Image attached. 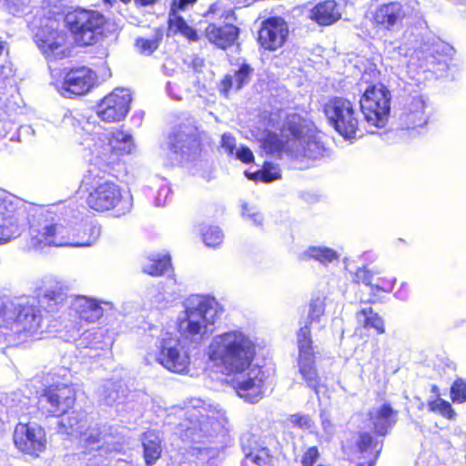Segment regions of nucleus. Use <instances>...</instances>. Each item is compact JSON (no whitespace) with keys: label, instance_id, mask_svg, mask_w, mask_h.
Wrapping results in <instances>:
<instances>
[{"label":"nucleus","instance_id":"f257e3e1","mask_svg":"<svg viewBox=\"0 0 466 466\" xmlns=\"http://www.w3.org/2000/svg\"><path fill=\"white\" fill-rule=\"evenodd\" d=\"M179 416L184 419L177 425L176 433L184 441L194 442L190 452L201 464H213L224 447V414L195 398L179 410Z\"/></svg>","mask_w":466,"mask_h":466},{"label":"nucleus","instance_id":"f03ea898","mask_svg":"<svg viewBox=\"0 0 466 466\" xmlns=\"http://www.w3.org/2000/svg\"><path fill=\"white\" fill-rule=\"evenodd\" d=\"M177 319L181 340L172 332L164 331L159 338V350H177L189 346H198L213 332L215 322L222 312L218 301L210 296L193 294L182 305Z\"/></svg>","mask_w":466,"mask_h":466},{"label":"nucleus","instance_id":"7ed1b4c3","mask_svg":"<svg viewBox=\"0 0 466 466\" xmlns=\"http://www.w3.org/2000/svg\"><path fill=\"white\" fill-rule=\"evenodd\" d=\"M263 146L270 154L279 157L286 154L299 161L319 159L326 151L315 128L296 114L286 117L279 136L269 133Z\"/></svg>","mask_w":466,"mask_h":466},{"label":"nucleus","instance_id":"20e7f679","mask_svg":"<svg viewBox=\"0 0 466 466\" xmlns=\"http://www.w3.org/2000/svg\"><path fill=\"white\" fill-rule=\"evenodd\" d=\"M100 235V228L91 221L80 219L54 222L39 219L29 228L28 247L35 250L46 247L92 246Z\"/></svg>","mask_w":466,"mask_h":466},{"label":"nucleus","instance_id":"39448f33","mask_svg":"<svg viewBox=\"0 0 466 466\" xmlns=\"http://www.w3.org/2000/svg\"><path fill=\"white\" fill-rule=\"evenodd\" d=\"M43 316L35 299L15 303L0 298V348L25 346L41 327Z\"/></svg>","mask_w":466,"mask_h":466},{"label":"nucleus","instance_id":"423d86ee","mask_svg":"<svg viewBox=\"0 0 466 466\" xmlns=\"http://www.w3.org/2000/svg\"><path fill=\"white\" fill-rule=\"evenodd\" d=\"M60 434L79 438L82 445L88 451H109L116 449L118 441L106 424L93 423L86 411L73 410L63 414L58 422Z\"/></svg>","mask_w":466,"mask_h":466},{"label":"nucleus","instance_id":"0eeeda50","mask_svg":"<svg viewBox=\"0 0 466 466\" xmlns=\"http://www.w3.org/2000/svg\"><path fill=\"white\" fill-rule=\"evenodd\" d=\"M85 178V185L87 187V206L98 212L113 210L115 216L121 217L128 213L133 207L132 196L129 192L123 191L121 187L112 180L103 177Z\"/></svg>","mask_w":466,"mask_h":466},{"label":"nucleus","instance_id":"6e6552de","mask_svg":"<svg viewBox=\"0 0 466 466\" xmlns=\"http://www.w3.org/2000/svg\"><path fill=\"white\" fill-rule=\"evenodd\" d=\"M66 23L76 44L90 46L96 42L106 18L95 10L77 9L66 15Z\"/></svg>","mask_w":466,"mask_h":466},{"label":"nucleus","instance_id":"1a4fd4ad","mask_svg":"<svg viewBox=\"0 0 466 466\" xmlns=\"http://www.w3.org/2000/svg\"><path fill=\"white\" fill-rule=\"evenodd\" d=\"M366 122L374 127H383L390 110V93L381 84L369 86L360 100Z\"/></svg>","mask_w":466,"mask_h":466},{"label":"nucleus","instance_id":"9d476101","mask_svg":"<svg viewBox=\"0 0 466 466\" xmlns=\"http://www.w3.org/2000/svg\"><path fill=\"white\" fill-rule=\"evenodd\" d=\"M91 153L106 166L115 163L118 157L130 154L134 149L132 137L121 130L96 133L92 138Z\"/></svg>","mask_w":466,"mask_h":466},{"label":"nucleus","instance_id":"9b49d317","mask_svg":"<svg viewBox=\"0 0 466 466\" xmlns=\"http://www.w3.org/2000/svg\"><path fill=\"white\" fill-rule=\"evenodd\" d=\"M207 355L211 370L233 377L248 371L257 361L266 362L257 351H207Z\"/></svg>","mask_w":466,"mask_h":466},{"label":"nucleus","instance_id":"f8f14e48","mask_svg":"<svg viewBox=\"0 0 466 466\" xmlns=\"http://www.w3.org/2000/svg\"><path fill=\"white\" fill-rule=\"evenodd\" d=\"M329 124L347 139L353 138L359 131L360 120L352 103L343 97H333L324 106Z\"/></svg>","mask_w":466,"mask_h":466},{"label":"nucleus","instance_id":"ddd939ff","mask_svg":"<svg viewBox=\"0 0 466 466\" xmlns=\"http://www.w3.org/2000/svg\"><path fill=\"white\" fill-rule=\"evenodd\" d=\"M25 208L17 199L0 196V244L16 238L28 221Z\"/></svg>","mask_w":466,"mask_h":466},{"label":"nucleus","instance_id":"4468645a","mask_svg":"<svg viewBox=\"0 0 466 466\" xmlns=\"http://www.w3.org/2000/svg\"><path fill=\"white\" fill-rule=\"evenodd\" d=\"M265 367L266 362L257 361L248 371L232 378L233 389L246 402L257 403L263 398L267 378Z\"/></svg>","mask_w":466,"mask_h":466},{"label":"nucleus","instance_id":"2eb2a0df","mask_svg":"<svg viewBox=\"0 0 466 466\" xmlns=\"http://www.w3.org/2000/svg\"><path fill=\"white\" fill-rule=\"evenodd\" d=\"M35 41L47 59H63L70 54L66 33L55 20H50L37 31Z\"/></svg>","mask_w":466,"mask_h":466},{"label":"nucleus","instance_id":"dca6fc26","mask_svg":"<svg viewBox=\"0 0 466 466\" xmlns=\"http://www.w3.org/2000/svg\"><path fill=\"white\" fill-rule=\"evenodd\" d=\"M96 81V73L83 66L69 70L62 80H57L54 85L61 96L71 97L86 94L95 86Z\"/></svg>","mask_w":466,"mask_h":466},{"label":"nucleus","instance_id":"f3484780","mask_svg":"<svg viewBox=\"0 0 466 466\" xmlns=\"http://www.w3.org/2000/svg\"><path fill=\"white\" fill-rule=\"evenodd\" d=\"M131 100L128 89L116 88L97 105V116L106 122H119L127 115Z\"/></svg>","mask_w":466,"mask_h":466},{"label":"nucleus","instance_id":"a211bd4d","mask_svg":"<svg viewBox=\"0 0 466 466\" xmlns=\"http://www.w3.org/2000/svg\"><path fill=\"white\" fill-rule=\"evenodd\" d=\"M76 393L71 386L56 384L49 386L41 396V409L47 414L59 416L65 414L75 403Z\"/></svg>","mask_w":466,"mask_h":466},{"label":"nucleus","instance_id":"6ab92c4d","mask_svg":"<svg viewBox=\"0 0 466 466\" xmlns=\"http://www.w3.org/2000/svg\"><path fill=\"white\" fill-rule=\"evenodd\" d=\"M14 442L21 451L38 456L46 448L45 431L36 424L20 422L14 431Z\"/></svg>","mask_w":466,"mask_h":466},{"label":"nucleus","instance_id":"aec40b11","mask_svg":"<svg viewBox=\"0 0 466 466\" xmlns=\"http://www.w3.org/2000/svg\"><path fill=\"white\" fill-rule=\"evenodd\" d=\"M289 35V26L280 17H269L261 23L258 41L261 47L276 51L282 47Z\"/></svg>","mask_w":466,"mask_h":466},{"label":"nucleus","instance_id":"412c9836","mask_svg":"<svg viewBox=\"0 0 466 466\" xmlns=\"http://www.w3.org/2000/svg\"><path fill=\"white\" fill-rule=\"evenodd\" d=\"M70 309L81 321L94 324L99 321L105 313L114 310L115 307L110 301L77 296L72 300Z\"/></svg>","mask_w":466,"mask_h":466},{"label":"nucleus","instance_id":"4be33fe9","mask_svg":"<svg viewBox=\"0 0 466 466\" xmlns=\"http://www.w3.org/2000/svg\"><path fill=\"white\" fill-rule=\"evenodd\" d=\"M429 100L422 95L410 96L403 106L400 123L403 128L416 129L423 127L430 118Z\"/></svg>","mask_w":466,"mask_h":466},{"label":"nucleus","instance_id":"5701e85b","mask_svg":"<svg viewBox=\"0 0 466 466\" xmlns=\"http://www.w3.org/2000/svg\"><path fill=\"white\" fill-rule=\"evenodd\" d=\"M200 142L198 131L193 127H179L168 137V147L176 158H187L198 152Z\"/></svg>","mask_w":466,"mask_h":466},{"label":"nucleus","instance_id":"b1692460","mask_svg":"<svg viewBox=\"0 0 466 466\" xmlns=\"http://www.w3.org/2000/svg\"><path fill=\"white\" fill-rule=\"evenodd\" d=\"M258 339L251 338L240 330H229L216 335L210 343L209 350H255L262 348Z\"/></svg>","mask_w":466,"mask_h":466},{"label":"nucleus","instance_id":"393cba45","mask_svg":"<svg viewBox=\"0 0 466 466\" xmlns=\"http://www.w3.org/2000/svg\"><path fill=\"white\" fill-rule=\"evenodd\" d=\"M66 292L63 286L57 282L56 285L46 287L38 291L35 305L38 309L48 313L58 312L66 301Z\"/></svg>","mask_w":466,"mask_h":466},{"label":"nucleus","instance_id":"a878e982","mask_svg":"<svg viewBox=\"0 0 466 466\" xmlns=\"http://www.w3.org/2000/svg\"><path fill=\"white\" fill-rule=\"evenodd\" d=\"M149 358H154L165 369L175 373L186 372L190 363L187 351H150L147 360Z\"/></svg>","mask_w":466,"mask_h":466},{"label":"nucleus","instance_id":"bb28decb","mask_svg":"<svg viewBox=\"0 0 466 466\" xmlns=\"http://www.w3.org/2000/svg\"><path fill=\"white\" fill-rule=\"evenodd\" d=\"M241 449L244 453L243 465L248 466L249 462L257 466H268L270 457L268 450L260 448L254 436L249 433L243 434L240 438Z\"/></svg>","mask_w":466,"mask_h":466},{"label":"nucleus","instance_id":"cd10ccee","mask_svg":"<svg viewBox=\"0 0 466 466\" xmlns=\"http://www.w3.org/2000/svg\"><path fill=\"white\" fill-rule=\"evenodd\" d=\"M197 0H173L169 13V26L179 32L188 40L196 41L198 39L197 31L189 26L186 21L177 15L178 11L186 10L188 6L193 5Z\"/></svg>","mask_w":466,"mask_h":466},{"label":"nucleus","instance_id":"c85d7f7f","mask_svg":"<svg viewBox=\"0 0 466 466\" xmlns=\"http://www.w3.org/2000/svg\"><path fill=\"white\" fill-rule=\"evenodd\" d=\"M405 15L406 12L402 5L399 2H391L378 6L374 14V21L384 28L390 29L400 25Z\"/></svg>","mask_w":466,"mask_h":466},{"label":"nucleus","instance_id":"c756f323","mask_svg":"<svg viewBox=\"0 0 466 466\" xmlns=\"http://www.w3.org/2000/svg\"><path fill=\"white\" fill-rule=\"evenodd\" d=\"M369 416L375 432L379 435H385L388 430L392 428L397 420V412L389 403H383L379 407H374L370 410Z\"/></svg>","mask_w":466,"mask_h":466},{"label":"nucleus","instance_id":"7c9ffc66","mask_svg":"<svg viewBox=\"0 0 466 466\" xmlns=\"http://www.w3.org/2000/svg\"><path fill=\"white\" fill-rule=\"evenodd\" d=\"M299 371L307 386L319 394L320 380L315 364L313 351H299L298 360Z\"/></svg>","mask_w":466,"mask_h":466},{"label":"nucleus","instance_id":"2f4dec72","mask_svg":"<svg viewBox=\"0 0 466 466\" xmlns=\"http://www.w3.org/2000/svg\"><path fill=\"white\" fill-rule=\"evenodd\" d=\"M238 35V27L230 24H227L224 26H217L211 24L206 28V36L208 41L222 49L232 46Z\"/></svg>","mask_w":466,"mask_h":466},{"label":"nucleus","instance_id":"473e14b6","mask_svg":"<svg viewBox=\"0 0 466 466\" xmlns=\"http://www.w3.org/2000/svg\"><path fill=\"white\" fill-rule=\"evenodd\" d=\"M341 2L343 1L327 0L318 4L311 10V18L322 25L333 24L341 17Z\"/></svg>","mask_w":466,"mask_h":466},{"label":"nucleus","instance_id":"72a5a7b5","mask_svg":"<svg viewBox=\"0 0 466 466\" xmlns=\"http://www.w3.org/2000/svg\"><path fill=\"white\" fill-rule=\"evenodd\" d=\"M299 258L304 261L314 259L322 265H328L338 260L339 254L329 247L310 246L299 255Z\"/></svg>","mask_w":466,"mask_h":466},{"label":"nucleus","instance_id":"f704fd0d","mask_svg":"<svg viewBox=\"0 0 466 466\" xmlns=\"http://www.w3.org/2000/svg\"><path fill=\"white\" fill-rule=\"evenodd\" d=\"M252 69L248 65H242L234 75H227L220 84V91L228 96L230 89H240L248 83Z\"/></svg>","mask_w":466,"mask_h":466},{"label":"nucleus","instance_id":"c9c22d12","mask_svg":"<svg viewBox=\"0 0 466 466\" xmlns=\"http://www.w3.org/2000/svg\"><path fill=\"white\" fill-rule=\"evenodd\" d=\"M98 395L106 405H113L125 396L124 384L120 380H107L98 389Z\"/></svg>","mask_w":466,"mask_h":466},{"label":"nucleus","instance_id":"e433bc0d","mask_svg":"<svg viewBox=\"0 0 466 466\" xmlns=\"http://www.w3.org/2000/svg\"><path fill=\"white\" fill-rule=\"evenodd\" d=\"M359 326L366 329H374L378 333L384 332V321L370 307H364L356 313Z\"/></svg>","mask_w":466,"mask_h":466},{"label":"nucleus","instance_id":"4c0bfd02","mask_svg":"<svg viewBox=\"0 0 466 466\" xmlns=\"http://www.w3.org/2000/svg\"><path fill=\"white\" fill-rule=\"evenodd\" d=\"M144 457L147 465L154 464L161 455V441L154 432H147L143 439Z\"/></svg>","mask_w":466,"mask_h":466},{"label":"nucleus","instance_id":"58836bf2","mask_svg":"<svg viewBox=\"0 0 466 466\" xmlns=\"http://www.w3.org/2000/svg\"><path fill=\"white\" fill-rule=\"evenodd\" d=\"M356 446L360 454L370 460L369 466H373L380 452V448L372 436L367 432L360 433L356 440Z\"/></svg>","mask_w":466,"mask_h":466},{"label":"nucleus","instance_id":"ea45409f","mask_svg":"<svg viewBox=\"0 0 466 466\" xmlns=\"http://www.w3.org/2000/svg\"><path fill=\"white\" fill-rule=\"evenodd\" d=\"M170 267V258L168 255L160 257L159 255H151L142 264V271L151 276H160L164 274Z\"/></svg>","mask_w":466,"mask_h":466},{"label":"nucleus","instance_id":"a19ab883","mask_svg":"<svg viewBox=\"0 0 466 466\" xmlns=\"http://www.w3.org/2000/svg\"><path fill=\"white\" fill-rule=\"evenodd\" d=\"M63 127L76 134L89 133L91 123L78 113L66 112L62 119Z\"/></svg>","mask_w":466,"mask_h":466},{"label":"nucleus","instance_id":"79ce46f5","mask_svg":"<svg viewBox=\"0 0 466 466\" xmlns=\"http://www.w3.org/2000/svg\"><path fill=\"white\" fill-rule=\"evenodd\" d=\"M246 176L252 180H260L262 182H272L280 177V169L277 165H272L270 163H265L263 168L255 173L249 174L248 172L245 173Z\"/></svg>","mask_w":466,"mask_h":466},{"label":"nucleus","instance_id":"37998d69","mask_svg":"<svg viewBox=\"0 0 466 466\" xmlns=\"http://www.w3.org/2000/svg\"><path fill=\"white\" fill-rule=\"evenodd\" d=\"M203 241L208 247L216 248L223 241L224 235L218 227L209 226L203 229Z\"/></svg>","mask_w":466,"mask_h":466},{"label":"nucleus","instance_id":"c03bdc74","mask_svg":"<svg viewBox=\"0 0 466 466\" xmlns=\"http://www.w3.org/2000/svg\"><path fill=\"white\" fill-rule=\"evenodd\" d=\"M429 409L431 411L438 412L443 417L448 419H452L455 416V412L451 408L450 402L438 398L431 402H429Z\"/></svg>","mask_w":466,"mask_h":466},{"label":"nucleus","instance_id":"a18cd8bd","mask_svg":"<svg viewBox=\"0 0 466 466\" xmlns=\"http://www.w3.org/2000/svg\"><path fill=\"white\" fill-rule=\"evenodd\" d=\"M451 396L454 402L462 403L466 401V380L457 379L451 388Z\"/></svg>","mask_w":466,"mask_h":466},{"label":"nucleus","instance_id":"49530a36","mask_svg":"<svg viewBox=\"0 0 466 466\" xmlns=\"http://www.w3.org/2000/svg\"><path fill=\"white\" fill-rule=\"evenodd\" d=\"M159 45L157 37L153 38H138L137 39L136 46L139 53L143 55H151Z\"/></svg>","mask_w":466,"mask_h":466},{"label":"nucleus","instance_id":"de8ad7c7","mask_svg":"<svg viewBox=\"0 0 466 466\" xmlns=\"http://www.w3.org/2000/svg\"><path fill=\"white\" fill-rule=\"evenodd\" d=\"M242 216L249 219L255 226H260L263 222V216L257 208L248 204L242 206Z\"/></svg>","mask_w":466,"mask_h":466},{"label":"nucleus","instance_id":"09e8293b","mask_svg":"<svg viewBox=\"0 0 466 466\" xmlns=\"http://www.w3.org/2000/svg\"><path fill=\"white\" fill-rule=\"evenodd\" d=\"M299 350H309L311 348V339L309 328L305 325L298 333Z\"/></svg>","mask_w":466,"mask_h":466},{"label":"nucleus","instance_id":"8fccbe9b","mask_svg":"<svg viewBox=\"0 0 466 466\" xmlns=\"http://www.w3.org/2000/svg\"><path fill=\"white\" fill-rule=\"evenodd\" d=\"M319 458V452L317 447L312 446L307 449L302 455L301 464L302 466H311L318 462Z\"/></svg>","mask_w":466,"mask_h":466},{"label":"nucleus","instance_id":"3c124183","mask_svg":"<svg viewBox=\"0 0 466 466\" xmlns=\"http://www.w3.org/2000/svg\"><path fill=\"white\" fill-rule=\"evenodd\" d=\"M235 155L243 163H250L254 160L253 153L248 147L241 146L237 148Z\"/></svg>","mask_w":466,"mask_h":466},{"label":"nucleus","instance_id":"603ef678","mask_svg":"<svg viewBox=\"0 0 466 466\" xmlns=\"http://www.w3.org/2000/svg\"><path fill=\"white\" fill-rule=\"evenodd\" d=\"M221 147L229 155H233L236 148V139L230 134H224L221 137Z\"/></svg>","mask_w":466,"mask_h":466},{"label":"nucleus","instance_id":"864d4df0","mask_svg":"<svg viewBox=\"0 0 466 466\" xmlns=\"http://www.w3.org/2000/svg\"><path fill=\"white\" fill-rule=\"evenodd\" d=\"M167 92L171 98L180 100L182 99L184 89L180 88L176 82H168L167 85Z\"/></svg>","mask_w":466,"mask_h":466},{"label":"nucleus","instance_id":"5fc2aeb1","mask_svg":"<svg viewBox=\"0 0 466 466\" xmlns=\"http://www.w3.org/2000/svg\"><path fill=\"white\" fill-rule=\"evenodd\" d=\"M324 308L323 304L319 300H316L309 305V318L311 320H318L319 318L323 314Z\"/></svg>","mask_w":466,"mask_h":466},{"label":"nucleus","instance_id":"6e6d98bb","mask_svg":"<svg viewBox=\"0 0 466 466\" xmlns=\"http://www.w3.org/2000/svg\"><path fill=\"white\" fill-rule=\"evenodd\" d=\"M9 11L13 14H16L23 11L25 6L28 5L29 0H5Z\"/></svg>","mask_w":466,"mask_h":466},{"label":"nucleus","instance_id":"4d7b16f0","mask_svg":"<svg viewBox=\"0 0 466 466\" xmlns=\"http://www.w3.org/2000/svg\"><path fill=\"white\" fill-rule=\"evenodd\" d=\"M289 420L292 424L297 425L300 428L310 427V419L307 415L294 414L290 416Z\"/></svg>","mask_w":466,"mask_h":466},{"label":"nucleus","instance_id":"13d9d810","mask_svg":"<svg viewBox=\"0 0 466 466\" xmlns=\"http://www.w3.org/2000/svg\"><path fill=\"white\" fill-rule=\"evenodd\" d=\"M356 280L367 286L371 284L372 276L366 268H359L355 275Z\"/></svg>","mask_w":466,"mask_h":466},{"label":"nucleus","instance_id":"bf43d9fd","mask_svg":"<svg viewBox=\"0 0 466 466\" xmlns=\"http://www.w3.org/2000/svg\"><path fill=\"white\" fill-rule=\"evenodd\" d=\"M170 192H171L170 188L167 186L160 187L158 190L157 196L156 197V205L157 206L166 205Z\"/></svg>","mask_w":466,"mask_h":466},{"label":"nucleus","instance_id":"052dcab7","mask_svg":"<svg viewBox=\"0 0 466 466\" xmlns=\"http://www.w3.org/2000/svg\"><path fill=\"white\" fill-rule=\"evenodd\" d=\"M15 68L11 62L5 61L1 66H0V76L3 77V79H8L15 75Z\"/></svg>","mask_w":466,"mask_h":466},{"label":"nucleus","instance_id":"680f3d73","mask_svg":"<svg viewBox=\"0 0 466 466\" xmlns=\"http://www.w3.org/2000/svg\"><path fill=\"white\" fill-rule=\"evenodd\" d=\"M395 282H396L395 278H391L389 279H380V281H378L376 283V288L380 290L390 292L392 290Z\"/></svg>","mask_w":466,"mask_h":466},{"label":"nucleus","instance_id":"e2e57ef3","mask_svg":"<svg viewBox=\"0 0 466 466\" xmlns=\"http://www.w3.org/2000/svg\"><path fill=\"white\" fill-rule=\"evenodd\" d=\"M406 288H407V285L405 283H402L400 290H398L395 293V297L398 299H400V300H407L408 299L409 293H408Z\"/></svg>","mask_w":466,"mask_h":466},{"label":"nucleus","instance_id":"0e129e2a","mask_svg":"<svg viewBox=\"0 0 466 466\" xmlns=\"http://www.w3.org/2000/svg\"><path fill=\"white\" fill-rule=\"evenodd\" d=\"M137 6H148L154 5L157 0H133Z\"/></svg>","mask_w":466,"mask_h":466},{"label":"nucleus","instance_id":"69168bd1","mask_svg":"<svg viewBox=\"0 0 466 466\" xmlns=\"http://www.w3.org/2000/svg\"><path fill=\"white\" fill-rule=\"evenodd\" d=\"M7 45L6 42L0 40V55L6 49Z\"/></svg>","mask_w":466,"mask_h":466},{"label":"nucleus","instance_id":"338daca9","mask_svg":"<svg viewBox=\"0 0 466 466\" xmlns=\"http://www.w3.org/2000/svg\"><path fill=\"white\" fill-rule=\"evenodd\" d=\"M3 431H4V421L0 418V435L2 434Z\"/></svg>","mask_w":466,"mask_h":466},{"label":"nucleus","instance_id":"774afa93","mask_svg":"<svg viewBox=\"0 0 466 466\" xmlns=\"http://www.w3.org/2000/svg\"><path fill=\"white\" fill-rule=\"evenodd\" d=\"M202 64H203V61L201 59L198 58L196 61V65L201 66Z\"/></svg>","mask_w":466,"mask_h":466}]
</instances>
